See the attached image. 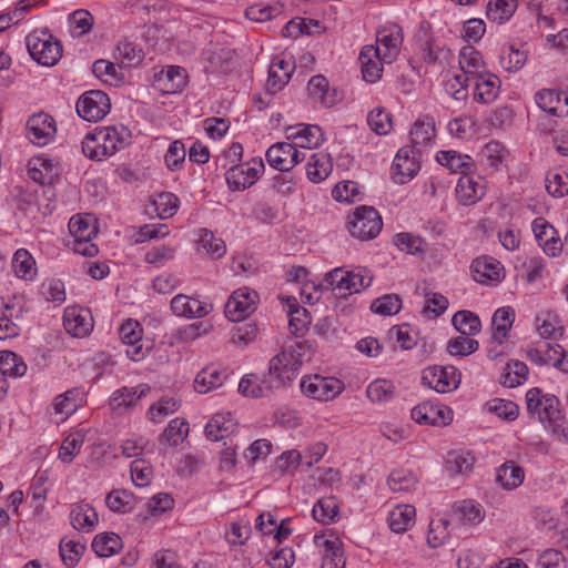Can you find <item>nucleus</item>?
Returning <instances> with one entry per match:
<instances>
[{
	"label": "nucleus",
	"mask_w": 568,
	"mask_h": 568,
	"mask_svg": "<svg viewBox=\"0 0 568 568\" xmlns=\"http://www.w3.org/2000/svg\"><path fill=\"white\" fill-rule=\"evenodd\" d=\"M303 345L296 343L275 355L268 364V372L258 379L254 374L245 375L239 383V392L252 398L267 397L274 390L285 388L296 377L303 362Z\"/></svg>",
	"instance_id": "obj_1"
},
{
	"label": "nucleus",
	"mask_w": 568,
	"mask_h": 568,
	"mask_svg": "<svg viewBox=\"0 0 568 568\" xmlns=\"http://www.w3.org/2000/svg\"><path fill=\"white\" fill-rule=\"evenodd\" d=\"M31 58L41 65L52 67L62 55V45L45 30H34L26 38Z\"/></svg>",
	"instance_id": "obj_2"
},
{
	"label": "nucleus",
	"mask_w": 568,
	"mask_h": 568,
	"mask_svg": "<svg viewBox=\"0 0 568 568\" xmlns=\"http://www.w3.org/2000/svg\"><path fill=\"white\" fill-rule=\"evenodd\" d=\"M383 222L378 212L372 206H359L348 220V231L362 241L376 237L382 231Z\"/></svg>",
	"instance_id": "obj_3"
},
{
	"label": "nucleus",
	"mask_w": 568,
	"mask_h": 568,
	"mask_svg": "<svg viewBox=\"0 0 568 568\" xmlns=\"http://www.w3.org/2000/svg\"><path fill=\"white\" fill-rule=\"evenodd\" d=\"M264 162L261 158H254L245 163L231 165L225 172L229 187L241 191L251 187L264 172Z\"/></svg>",
	"instance_id": "obj_4"
},
{
	"label": "nucleus",
	"mask_w": 568,
	"mask_h": 568,
	"mask_svg": "<svg viewBox=\"0 0 568 568\" xmlns=\"http://www.w3.org/2000/svg\"><path fill=\"white\" fill-rule=\"evenodd\" d=\"M110 106V99L106 93L100 90H91L79 98L77 112L82 119L97 122L108 114Z\"/></svg>",
	"instance_id": "obj_5"
},
{
	"label": "nucleus",
	"mask_w": 568,
	"mask_h": 568,
	"mask_svg": "<svg viewBox=\"0 0 568 568\" xmlns=\"http://www.w3.org/2000/svg\"><path fill=\"white\" fill-rule=\"evenodd\" d=\"M422 152L413 146H403L398 150L393 165V180L395 183L404 184L419 171V159Z\"/></svg>",
	"instance_id": "obj_6"
},
{
	"label": "nucleus",
	"mask_w": 568,
	"mask_h": 568,
	"mask_svg": "<svg viewBox=\"0 0 568 568\" xmlns=\"http://www.w3.org/2000/svg\"><path fill=\"white\" fill-rule=\"evenodd\" d=\"M423 384L437 393H447L458 387L460 374L454 366H432L423 371Z\"/></svg>",
	"instance_id": "obj_7"
},
{
	"label": "nucleus",
	"mask_w": 568,
	"mask_h": 568,
	"mask_svg": "<svg viewBox=\"0 0 568 568\" xmlns=\"http://www.w3.org/2000/svg\"><path fill=\"white\" fill-rule=\"evenodd\" d=\"M265 156L272 168L287 172L305 159V152L298 151L293 143L278 142L267 149Z\"/></svg>",
	"instance_id": "obj_8"
},
{
	"label": "nucleus",
	"mask_w": 568,
	"mask_h": 568,
	"mask_svg": "<svg viewBox=\"0 0 568 568\" xmlns=\"http://www.w3.org/2000/svg\"><path fill=\"white\" fill-rule=\"evenodd\" d=\"M301 390L311 398L326 402L342 393L343 384L336 378L315 375L302 379Z\"/></svg>",
	"instance_id": "obj_9"
},
{
	"label": "nucleus",
	"mask_w": 568,
	"mask_h": 568,
	"mask_svg": "<svg viewBox=\"0 0 568 568\" xmlns=\"http://www.w3.org/2000/svg\"><path fill=\"white\" fill-rule=\"evenodd\" d=\"M119 335L123 344L126 345L125 354L134 362L142 361L150 351L149 346H144L142 342V327L138 321H125L120 329Z\"/></svg>",
	"instance_id": "obj_10"
},
{
	"label": "nucleus",
	"mask_w": 568,
	"mask_h": 568,
	"mask_svg": "<svg viewBox=\"0 0 568 568\" xmlns=\"http://www.w3.org/2000/svg\"><path fill=\"white\" fill-rule=\"evenodd\" d=\"M257 293L248 288L236 290L225 304V315L232 322H241L255 311Z\"/></svg>",
	"instance_id": "obj_11"
},
{
	"label": "nucleus",
	"mask_w": 568,
	"mask_h": 568,
	"mask_svg": "<svg viewBox=\"0 0 568 568\" xmlns=\"http://www.w3.org/2000/svg\"><path fill=\"white\" fill-rule=\"evenodd\" d=\"M95 131L105 158L113 155L129 143L130 132L123 125L97 128Z\"/></svg>",
	"instance_id": "obj_12"
},
{
	"label": "nucleus",
	"mask_w": 568,
	"mask_h": 568,
	"mask_svg": "<svg viewBox=\"0 0 568 568\" xmlns=\"http://www.w3.org/2000/svg\"><path fill=\"white\" fill-rule=\"evenodd\" d=\"M54 132V121L47 113L33 114L27 122V135L33 144L45 145Z\"/></svg>",
	"instance_id": "obj_13"
},
{
	"label": "nucleus",
	"mask_w": 568,
	"mask_h": 568,
	"mask_svg": "<svg viewBox=\"0 0 568 568\" xmlns=\"http://www.w3.org/2000/svg\"><path fill=\"white\" fill-rule=\"evenodd\" d=\"M63 326L74 337H84L93 328L92 317L88 311L70 307L64 311Z\"/></svg>",
	"instance_id": "obj_14"
},
{
	"label": "nucleus",
	"mask_w": 568,
	"mask_h": 568,
	"mask_svg": "<svg viewBox=\"0 0 568 568\" xmlns=\"http://www.w3.org/2000/svg\"><path fill=\"white\" fill-rule=\"evenodd\" d=\"M171 310L178 316L203 317L213 310V305L184 294H179L171 301Z\"/></svg>",
	"instance_id": "obj_15"
},
{
	"label": "nucleus",
	"mask_w": 568,
	"mask_h": 568,
	"mask_svg": "<svg viewBox=\"0 0 568 568\" xmlns=\"http://www.w3.org/2000/svg\"><path fill=\"white\" fill-rule=\"evenodd\" d=\"M412 418L418 424L445 426L452 420L450 410L443 409L429 403L415 406L410 413Z\"/></svg>",
	"instance_id": "obj_16"
},
{
	"label": "nucleus",
	"mask_w": 568,
	"mask_h": 568,
	"mask_svg": "<svg viewBox=\"0 0 568 568\" xmlns=\"http://www.w3.org/2000/svg\"><path fill=\"white\" fill-rule=\"evenodd\" d=\"M227 378V372L216 365H207L200 371L194 379V389L200 394H206L221 387Z\"/></svg>",
	"instance_id": "obj_17"
},
{
	"label": "nucleus",
	"mask_w": 568,
	"mask_h": 568,
	"mask_svg": "<svg viewBox=\"0 0 568 568\" xmlns=\"http://www.w3.org/2000/svg\"><path fill=\"white\" fill-rule=\"evenodd\" d=\"M403 42L402 29L397 24L383 28L377 32V47L381 49L382 59L392 60L399 51Z\"/></svg>",
	"instance_id": "obj_18"
},
{
	"label": "nucleus",
	"mask_w": 568,
	"mask_h": 568,
	"mask_svg": "<svg viewBox=\"0 0 568 568\" xmlns=\"http://www.w3.org/2000/svg\"><path fill=\"white\" fill-rule=\"evenodd\" d=\"M294 65L285 59H275L268 70L266 90L270 94L281 91L290 81Z\"/></svg>",
	"instance_id": "obj_19"
},
{
	"label": "nucleus",
	"mask_w": 568,
	"mask_h": 568,
	"mask_svg": "<svg viewBox=\"0 0 568 568\" xmlns=\"http://www.w3.org/2000/svg\"><path fill=\"white\" fill-rule=\"evenodd\" d=\"M475 100L481 103L493 102L499 93L500 80L491 73L474 75Z\"/></svg>",
	"instance_id": "obj_20"
},
{
	"label": "nucleus",
	"mask_w": 568,
	"mask_h": 568,
	"mask_svg": "<svg viewBox=\"0 0 568 568\" xmlns=\"http://www.w3.org/2000/svg\"><path fill=\"white\" fill-rule=\"evenodd\" d=\"M381 49L374 47H365L359 53V62L362 64L363 79L369 83L376 82L383 72L381 64Z\"/></svg>",
	"instance_id": "obj_21"
},
{
	"label": "nucleus",
	"mask_w": 568,
	"mask_h": 568,
	"mask_svg": "<svg viewBox=\"0 0 568 568\" xmlns=\"http://www.w3.org/2000/svg\"><path fill=\"white\" fill-rule=\"evenodd\" d=\"M473 277L476 282L486 284L488 281L498 282L501 278L503 267L491 257L483 256L473 261Z\"/></svg>",
	"instance_id": "obj_22"
},
{
	"label": "nucleus",
	"mask_w": 568,
	"mask_h": 568,
	"mask_svg": "<svg viewBox=\"0 0 568 568\" xmlns=\"http://www.w3.org/2000/svg\"><path fill=\"white\" fill-rule=\"evenodd\" d=\"M286 134L288 140H300V142L294 143L296 148L301 146L308 150L317 146L322 140V131L317 125L298 124L290 126L286 129Z\"/></svg>",
	"instance_id": "obj_23"
},
{
	"label": "nucleus",
	"mask_w": 568,
	"mask_h": 568,
	"mask_svg": "<svg viewBox=\"0 0 568 568\" xmlns=\"http://www.w3.org/2000/svg\"><path fill=\"white\" fill-rule=\"evenodd\" d=\"M308 95L326 108L333 106L338 98L335 89H329L328 81L323 75H314L307 84Z\"/></svg>",
	"instance_id": "obj_24"
},
{
	"label": "nucleus",
	"mask_w": 568,
	"mask_h": 568,
	"mask_svg": "<svg viewBox=\"0 0 568 568\" xmlns=\"http://www.w3.org/2000/svg\"><path fill=\"white\" fill-rule=\"evenodd\" d=\"M484 194L485 186L480 182L475 181L473 176L465 173L459 178L456 185V196L462 204L476 203Z\"/></svg>",
	"instance_id": "obj_25"
},
{
	"label": "nucleus",
	"mask_w": 568,
	"mask_h": 568,
	"mask_svg": "<svg viewBox=\"0 0 568 568\" xmlns=\"http://www.w3.org/2000/svg\"><path fill=\"white\" fill-rule=\"evenodd\" d=\"M113 57L120 67L131 68L140 64L144 54L139 45L124 39L116 44Z\"/></svg>",
	"instance_id": "obj_26"
},
{
	"label": "nucleus",
	"mask_w": 568,
	"mask_h": 568,
	"mask_svg": "<svg viewBox=\"0 0 568 568\" xmlns=\"http://www.w3.org/2000/svg\"><path fill=\"white\" fill-rule=\"evenodd\" d=\"M234 425L231 413L215 414L205 426V436L212 442L224 440L233 432Z\"/></svg>",
	"instance_id": "obj_27"
},
{
	"label": "nucleus",
	"mask_w": 568,
	"mask_h": 568,
	"mask_svg": "<svg viewBox=\"0 0 568 568\" xmlns=\"http://www.w3.org/2000/svg\"><path fill=\"white\" fill-rule=\"evenodd\" d=\"M525 478L524 468L513 460L505 462L498 469L496 480L507 490L519 487Z\"/></svg>",
	"instance_id": "obj_28"
},
{
	"label": "nucleus",
	"mask_w": 568,
	"mask_h": 568,
	"mask_svg": "<svg viewBox=\"0 0 568 568\" xmlns=\"http://www.w3.org/2000/svg\"><path fill=\"white\" fill-rule=\"evenodd\" d=\"M332 169L333 164L328 154L313 153L306 165V174L310 181L320 183L329 175Z\"/></svg>",
	"instance_id": "obj_29"
},
{
	"label": "nucleus",
	"mask_w": 568,
	"mask_h": 568,
	"mask_svg": "<svg viewBox=\"0 0 568 568\" xmlns=\"http://www.w3.org/2000/svg\"><path fill=\"white\" fill-rule=\"evenodd\" d=\"M150 393L148 385H139L136 387H122L113 393L111 397V405L113 409L118 410L121 407H132L139 399Z\"/></svg>",
	"instance_id": "obj_30"
},
{
	"label": "nucleus",
	"mask_w": 568,
	"mask_h": 568,
	"mask_svg": "<svg viewBox=\"0 0 568 568\" xmlns=\"http://www.w3.org/2000/svg\"><path fill=\"white\" fill-rule=\"evenodd\" d=\"M514 320L515 312L509 306L500 307L494 313L491 320L494 342L498 344H503L505 342Z\"/></svg>",
	"instance_id": "obj_31"
},
{
	"label": "nucleus",
	"mask_w": 568,
	"mask_h": 568,
	"mask_svg": "<svg viewBox=\"0 0 568 568\" xmlns=\"http://www.w3.org/2000/svg\"><path fill=\"white\" fill-rule=\"evenodd\" d=\"M70 523L78 530H91L98 523V514L89 504H77L71 508Z\"/></svg>",
	"instance_id": "obj_32"
},
{
	"label": "nucleus",
	"mask_w": 568,
	"mask_h": 568,
	"mask_svg": "<svg viewBox=\"0 0 568 568\" xmlns=\"http://www.w3.org/2000/svg\"><path fill=\"white\" fill-rule=\"evenodd\" d=\"M435 138V121L432 116H426L422 120H417L410 130V142L409 146L419 149L426 146Z\"/></svg>",
	"instance_id": "obj_33"
},
{
	"label": "nucleus",
	"mask_w": 568,
	"mask_h": 568,
	"mask_svg": "<svg viewBox=\"0 0 568 568\" xmlns=\"http://www.w3.org/2000/svg\"><path fill=\"white\" fill-rule=\"evenodd\" d=\"M436 161L449 171L459 172L463 175L468 173L473 165L470 156L463 155L456 151H439L436 155Z\"/></svg>",
	"instance_id": "obj_34"
},
{
	"label": "nucleus",
	"mask_w": 568,
	"mask_h": 568,
	"mask_svg": "<svg viewBox=\"0 0 568 568\" xmlns=\"http://www.w3.org/2000/svg\"><path fill=\"white\" fill-rule=\"evenodd\" d=\"M416 510L410 505H399L395 507L388 516L389 528L397 534L406 531L414 523Z\"/></svg>",
	"instance_id": "obj_35"
},
{
	"label": "nucleus",
	"mask_w": 568,
	"mask_h": 568,
	"mask_svg": "<svg viewBox=\"0 0 568 568\" xmlns=\"http://www.w3.org/2000/svg\"><path fill=\"white\" fill-rule=\"evenodd\" d=\"M159 81L163 83L165 92L175 93L186 85V72L181 67L169 65L161 71Z\"/></svg>",
	"instance_id": "obj_36"
},
{
	"label": "nucleus",
	"mask_w": 568,
	"mask_h": 568,
	"mask_svg": "<svg viewBox=\"0 0 568 568\" xmlns=\"http://www.w3.org/2000/svg\"><path fill=\"white\" fill-rule=\"evenodd\" d=\"M474 456L466 450H453L447 454L446 469L450 475H464L471 470Z\"/></svg>",
	"instance_id": "obj_37"
},
{
	"label": "nucleus",
	"mask_w": 568,
	"mask_h": 568,
	"mask_svg": "<svg viewBox=\"0 0 568 568\" xmlns=\"http://www.w3.org/2000/svg\"><path fill=\"white\" fill-rule=\"evenodd\" d=\"M536 103L541 110L551 115H568V110L565 111L561 105V93H558L555 90L545 89L538 92L536 95Z\"/></svg>",
	"instance_id": "obj_38"
},
{
	"label": "nucleus",
	"mask_w": 568,
	"mask_h": 568,
	"mask_svg": "<svg viewBox=\"0 0 568 568\" xmlns=\"http://www.w3.org/2000/svg\"><path fill=\"white\" fill-rule=\"evenodd\" d=\"M458 62L460 72H465L470 78V81L474 79V75L483 73L479 71L483 67V59L474 47H464L459 52Z\"/></svg>",
	"instance_id": "obj_39"
},
{
	"label": "nucleus",
	"mask_w": 568,
	"mask_h": 568,
	"mask_svg": "<svg viewBox=\"0 0 568 568\" xmlns=\"http://www.w3.org/2000/svg\"><path fill=\"white\" fill-rule=\"evenodd\" d=\"M189 434V424L181 418L172 419L160 436V443L168 446H178Z\"/></svg>",
	"instance_id": "obj_40"
},
{
	"label": "nucleus",
	"mask_w": 568,
	"mask_h": 568,
	"mask_svg": "<svg viewBox=\"0 0 568 568\" xmlns=\"http://www.w3.org/2000/svg\"><path fill=\"white\" fill-rule=\"evenodd\" d=\"M341 540L326 539L323 541L322 568H345V559L341 548Z\"/></svg>",
	"instance_id": "obj_41"
},
{
	"label": "nucleus",
	"mask_w": 568,
	"mask_h": 568,
	"mask_svg": "<svg viewBox=\"0 0 568 568\" xmlns=\"http://www.w3.org/2000/svg\"><path fill=\"white\" fill-rule=\"evenodd\" d=\"M452 323L465 336L476 335L481 328L479 317L470 311H458L453 316Z\"/></svg>",
	"instance_id": "obj_42"
},
{
	"label": "nucleus",
	"mask_w": 568,
	"mask_h": 568,
	"mask_svg": "<svg viewBox=\"0 0 568 568\" xmlns=\"http://www.w3.org/2000/svg\"><path fill=\"white\" fill-rule=\"evenodd\" d=\"M516 9L517 0H490L486 14L490 21L504 23L510 19Z\"/></svg>",
	"instance_id": "obj_43"
},
{
	"label": "nucleus",
	"mask_w": 568,
	"mask_h": 568,
	"mask_svg": "<svg viewBox=\"0 0 568 568\" xmlns=\"http://www.w3.org/2000/svg\"><path fill=\"white\" fill-rule=\"evenodd\" d=\"M313 518L322 524H331L338 515V504L334 496L321 498L312 509Z\"/></svg>",
	"instance_id": "obj_44"
},
{
	"label": "nucleus",
	"mask_w": 568,
	"mask_h": 568,
	"mask_svg": "<svg viewBox=\"0 0 568 568\" xmlns=\"http://www.w3.org/2000/svg\"><path fill=\"white\" fill-rule=\"evenodd\" d=\"M121 547V538L114 532L97 535L92 541V549L99 557L112 556Z\"/></svg>",
	"instance_id": "obj_45"
},
{
	"label": "nucleus",
	"mask_w": 568,
	"mask_h": 568,
	"mask_svg": "<svg viewBox=\"0 0 568 568\" xmlns=\"http://www.w3.org/2000/svg\"><path fill=\"white\" fill-rule=\"evenodd\" d=\"M527 374L528 367L524 362L510 361L504 368L501 384L509 388L517 387L527 379Z\"/></svg>",
	"instance_id": "obj_46"
},
{
	"label": "nucleus",
	"mask_w": 568,
	"mask_h": 568,
	"mask_svg": "<svg viewBox=\"0 0 568 568\" xmlns=\"http://www.w3.org/2000/svg\"><path fill=\"white\" fill-rule=\"evenodd\" d=\"M454 515L462 524L474 525L483 520L480 505L473 500H463L455 505Z\"/></svg>",
	"instance_id": "obj_47"
},
{
	"label": "nucleus",
	"mask_w": 568,
	"mask_h": 568,
	"mask_svg": "<svg viewBox=\"0 0 568 568\" xmlns=\"http://www.w3.org/2000/svg\"><path fill=\"white\" fill-rule=\"evenodd\" d=\"M395 393L394 384L387 379H376L366 389L367 397L374 403H386L395 397Z\"/></svg>",
	"instance_id": "obj_48"
},
{
	"label": "nucleus",
	"mask_w": 568,
	"mask_h": 568,
	"mask_svg": "<svg viewBox=\"0 0 568 568\" xmlns=\"http://www.w3.org/2000/svg\"><path fill=\"white\" fill-rule=\"evenodd\" d=\"M0 371L4 376L19 377L27 372V365L13 352H0Z\"/></svg>",
	"instance_id": "obj_49"
},
{
	"label": "nucleus",
	"mask_w": 568,
	"mask_h": 568,
	"mask_svg": "<svg viewBox=\"0 0 568 568\" xmlns=\"http://www.w3.org/2000/svg\"><path fill=\"white\" fill-rule=\"evenodd\" d=\"M311 323V317L306 308L296 305L288 312V329L291 334L301 337L305 334Z\"/></svg>",
	"instance_id": "obj_50"
},
{
	"label": "nucleus",
	"mask_w": 568,
	"mask_h": 568,
	"mask_svg": "<svg viewBox=\"0 0 568 568\" xmlns=\"http://www.w3.org/2000/svg\"><path fill=\"white\" fill-rule=\"evenodd\" d=\"M200 244L213 258H221L226 253V245L222 239L215 237L207 229L200 230Z\"/></svg>",
	"instance_id": "obj_51"
},
{
	"label": "nucleus",
	"mask_w": 568,
	"mask_h": 568,
	"mask_svg": "<svg viewBox=\"0 0 568 568\" xmlns=\"http://www.w3.org/2000/svg\"><path fill=\"white\" fill-rule=\"evenodd\" d=\"M349 277L348 271L343 267H336L325 275V283L327 288L335 292L338 296H345L349 291L347 278Z\"/></svg>",
	"instance_id": "obj_52"
},
{
	"label": "nucleus",
	"mask_w": 568,
	"mask_h": 568,
	"mask_svg": "<svg viewBox=\"0 0 568 568\" xmlns=\"http://www.w3.org/2000/svg\"><path fill=\"white\" fill-rule=\"evenodd\" d=\"M400 308L402 300L397 294H386L374 300L371 305V311L382 316L395 315Z\"/></svg>",
	"instance_id": "obj_53"
},
{
	"label": "nucleus",
	"mask_w": 568,
	"mask_h": 568,
	"mask_svg": "<svg viewBox=\"0 0 568 568\" xmlns=\"http://www.w3.org/2000/svg\"><path fill=\"white\" fill-rule=\"evenodd\" d=\"M367 124L376 134L385 135L392 130V115L382 108H376L367 115Z\"/></svg>",
	"instance_id": "obj_54"
},
{
	"label": "nucleus",
	"mask_w": 568,
	"mask_h": 568,
	"mask_svg": "<svg viewBox=\"0 0 568 568\" xmlns=\"http://www.w3.org/2000/svg\"><path fill=\"white\" fill-rule=\"evenodd\" d=\"M153 205L161 219H168L176 213L179 209V199L171 192H162L154 199Z\"/></svg>",
	"instance_id": "obj_55"
},
{
	"label": "nucleus",
	"mask_w": 568,
	"mask_h": 568,
	"mask_svg": "<svg viewBox=\"0 0 568 568\" xmlns=\"http://www.w3.org/2000/svg\"><path fill=\"white\" fill-rule=\"evenodd\" d=\"M80 390L78 388L69 389L55 397L53 406L57 414L70 415L79 406Z\"/></svg>",
	"instance_id": "obj_56"
},
{
	"label": "nucleus",
	"mask_w": 568,
	"mask_h": 568,
	"mask_svg": "<svg viewBox=\"0 0 568 568\" xmlns=\"http://www.w3.org/2000/svg\"><path fill=\"white\" fill-rule=\"evenodd\" d=\"M478 342L469 338V336L460 335L449 339L447 343V352L453 356H467L478 349Z\"/></svg>",
	"instance_id": "obj_57"
},
{
	"label": "nucleus",
	"mask_w": 568,
	"mask_h": 568,
	"mask_svg": "<svg viewBox=\"0 0 568 568\" xmlns=\"http://www.w3.org/2000/svg\"><path fill=\"white\" fill-rule=\"evenodd\" d=\"M488 409L505 420H515L519 414V407L511 400L494 398L487 403Z\"/></svg>",
	"instance_id": "obj_58"
},
{
	"label": "nucleus",
	"mask_w": 568,
	"mask_h": 568,
	"mask_svg": "<svg viewBox=\"0 0 568 568\" xmlns=\"http://www.w3.org/2000/svg\"><path fill=\"white\" fill-rule=\"evenodd\" d=\"M387 483L393 491L406 493L410 491L415 487L416 480L410 471L398 469L390 473Z\"/></svg>",
	"instance_id": "obj_59"
},
{
	"label": "nucleus",
	"mask_w": 568,
	"mask_h": 568,
	"mask_svg": "<svg viewBox=\"0 0 568 568\" xmlns=\"http://www.w3.org/2000/svg\"><path fill=\"white\" fill-rule=\"evenodd\" d=\"M71 32L74 37L88 33L93 27V17L87 10H75L69 18Z\"/></svg>",
	"instance_id": "obj_60"
},
{
	"label": "nucleus",
	"mask_w": 568,
	"mask_h": 568,
	"mask_svg": "<svg viewBox=\"0 0 568 568\" xmlns=\"http://www.w3.org/2000/svg\"><path fill=\"white\" fill-rule=\"evenodd\" d=\"M83 444V435L80 432L70 434L61 444L59 458L63 463H71L80 452Z\"/></svg>",
	"instance_id": "obj_61"
},
{
	"label": "nucleus",
	"mask_w": 568,
	"mask_h": 568,
	"mask_svg": "<svg viewBox=\"0 0 568 568\" xmlns=\"http://www.w3.org/2000/svg\"><path fill=\"white\" fill-rule=\"evenodd\" d=\"M394 244L403 252L408 254L423 253L425 251V241L419 236L409 233H399L394 237Z\"/></svg>",
	"instance_id": "obj_62"
},
{
	"label": "nucleus",
	"mask_w": 568,
	"mask_h": 568,
	"mask_svg": "<svg viewBox=\"0 0 568 568\" xmlns=\"http://www.w3.org/2000/svg\"><path fill=\"white\" fill-rule=\"evenodd\" d=\"M69 231L74 240H91L97 234V227L89 220L80 216L70 219Z\"/></svg>",
	"instance_id": "obj_63"
},
{
	"label": "nucleus",
	"mask_w": 568,
	"mask_h": 568,
	"mask_svg": "<svg viewBox=\"0 0 568 568\" xmlns=\"http://www.w3.org/2000/svg\"><path fill=\"white\" fill-rule=\"evenodd\" d=\"M130 471L132 481L138 487L148 486L153 476V469L151 465L140 459L133 460L131 463Z\"/></svg>",
	"instance_id": "obj_64"
}]
</instances>
